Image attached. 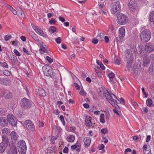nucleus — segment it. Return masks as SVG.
Wrapping results in <instances>:
<instances>
[{
  "mask_svg": "<svg viewBox=\"0 0 154 154\" xmlns=\"http://www.w3.org/2000/svg\"><path fill=\"white\" fill-rule=\"evenodd\" d=\"M151 32L148 29L143 30L140 34V38L141 40L144 42L149 41L151 38Z\"/></svg>",
  "mask_w": 154,
  "mask_h": 154,
  "instance_id": "nucleus-1",
  "label": "nucleus"
},
{
  "mask_svg": "<svg viewBox=\"0 0 154 154\" xmlns=\"http://www.w3.org/2000/svg\"><path fill=\"white\" fill-rule=\"evenodd\" d=\"M106 97L108 101L112 105H117L120 102L116 96L113 94L108 92V94L106 95Z\"/></svg>",
  "mask_w": 154,
  "mask_h": 154,
  "instance_id": "nucleus-2",
  "label": "nucleus"
},
{
  "mask_svg": "<svg viewBox=\"0 0 154 154\" xmlns=\"http://www.w3.org/2000/svg\"><path fill=\"white\" fill-rule=\"evenodd\" d=\"M125 52V57L127 59L129 58L127 61V67L128 69H129L131 67L132 64L133 55L131 51H130V50L128 49L126 50Z\"/></svg>",
  "mask_w": 154,
  "mask_h": 154,
  "instance_id": "nucleus-3",
  "label": "nucleus"
},
{
  "mask_svg": "<svg viewBox=\"0 0 154 154\" xmlns=\"http://www.w3.org/2000/svg\"><path fill=\"white\" fill-rule=\"evenodd\" d=\"M2 143H0V153L3 152L5 149V146L9 144V140L6 135L2 136Z\"/></svg>",
  "mask_w": 154,
  "mask_h": 154,
  "instance_id": "nucleus-4",
  "label": "nucleus"
},
{
  "mask_svg": "<svg viewBox=\"0 0 154 154\" xmlns=\"http://www.w3.org/2000/svg\"><path fill=\"white\" fill-rule=\"evenodd\" d=\"M18 150L20 154H25L26 150V146L25 142L22 140L17 143Z\"/></svg>",
  "mask_w": 154,
  "mask_h": 154,
  "instance_id": "nucleus-5",
  "label": "nucleus"
},
{
  "mask_svg": "<svg viewBox=\"0 0 154 154\" xmlns=\"http://www.w3.org/2000/svg\"><path fill=\"white\" fill-rule=\"evenodd\" d=\"M120 8V4L119 1L114 2L111 5L112 13L113 14H118L119 12Z\"/></svg>",
  "mask_w": 154,
  "mask_h": 154,
  "instance_id": "nucleus-6",
  "label": "nucleus"
},
{
  "mask_svg": "<svg viewBox=\"0 0 154 154\" xmlns=\"http://www.w3.org/2000/svg\"><path fill=\"white\" fill-rule=\"evenodd\" d=\"M20 105L22 108H29L32 105V102L29 99L24 98L21 100Z\"/></svg>",
  "mask_w": 154,
  "mask_h": 154,
  "instance_id": "nucleus-7",
  "label": "nucleus"
},
{
  "mask_svg": "<svg viewBox=\"0 0 154 154\" xmlns=\"http://www.w3.org/2000/svg\"><path fill=\"white\" fill-rule=\"evenodd\" d=\"M128 21L126 16L122 14H119L117 16V23L120 25L125 24Z\"/></svg>",
  "mask_w": 154,
  "mask_h": 154,
  "instance_id": "nucleus-8",
  "label": "nucleus"
},
{
  "mask_svg": "<svg viewBox=\"0 0 154 154\" xmlns=\"http://www.w3.org/2000/svg\"><path fill=\"white\" fill-rule=\"evenodd\" d=\"M25 127L32 132H35V128L33 123L30 120H26L24 123Z\"/></svg>",
  "mask_w": 154,
  "mask_h": 154,
  "instance_id": "nucleus-9",
  "label": "nucleus"
},
{
  "mask_svg": "<svg viewBox=\"0 0 154 154\" xmlns=\"http://www.w3.org/2000/svg\"><path fill=\"white\" fill-rule=\"evenodd\" d=\"M128 7L130 10L132 12L137 11L138 10L137 4L135 3L134 0H131L130 1Z\"/></svg>",
  "mask_w": 154,
  "mask_h": 154,
  "instance_id": "nucleus-10",
  "label": "nucleus"
},
{
  "mask_svg": "<svg viewBox=\"0 0 154 154\" xmlns=\"http://www.w3.org/2000/svg\"><path fill=\"white\" fill-rule=\"evenodd\" d=\"M31 26L33 29L35 30V32L39 35L44 37H46V34L42 30L41 28L39 27L35 26L32 23Z\"/></svg>",
  "mask_w": 154,
  "mask_h": 154,
  "instance_id": "nucleus-11",
  "label": "nucleus"
},
{
  "mask_svg": "<svg viewBox=\"0 0 154 154\" xmlns=\"http://www.w3.org/2000/svg\"><path fill=\"white\" fill-rule=\"evenodd\" d=\"M8 122H9L13 126L16 125L17 121L15 118L12 114H8L7 115Z\"/></svg>",
  "mask_w": 154,
  "mask_h": 154,
  "instance_id": "nucleus-12",
  "label": "nucleus"
},
{
  "mask_svg": "<svg viewBox=\"0 0 154 154\" xmlns=\"http://www.w3.org/2000/svg\"><path fill=\"white\" fill-rule=\"evenodd\" d=\"M145 49L147 53H150L154 50V45L150 42H149L146 44Z\"/></svg>",
  "mask_w": 154,
  "mask_h": 154,
  "instance_id": "nucleus-13",
  "label": "nucleus"
},
{
  "mask_svg": "<svg viewBox=\"0 0 154 154\" xmlns=\"http://www.w3.org/2000/svg\"><path fill=\"white\" fill-rule=\"evenodd\" d=\"M8 124V121L5 117H2L0 118V125L5 126Z\"/></svg>",
  "mask_w": 154,
  "mask_h": 154,
  "instance_id": "nucleus-14",
  "label": "nucleus"
},
{
  "mask_svg": "<svg viewBox=\"0 0 154 154\" xmlns=\"http://www.w3.org/2000/svg\"><path fill=\"white\" fill-rule=\"evenodd\" d=\"M17 151L16 146H11L10 149L7 152L8 154H17Z\"/></svg>",
  "mask_w": 154,
  "mask_h": 154,
  "instance_id": "nucleus-15",
  "label": "nucleus"
},
{
  "mask_svg": "<svg viewBox=\"0 0 154 154\" xmlns=\"http://www.w3.org/2000/svg\"><path fill=\"white\" fill-rule=\"evenodd\" d=\"M36 92L37 94L40 96L44 97L46 95L45 91L41 88H39L38 90H37Z\"/></svg>",
  "mask_w": 154,
  "mask_h": 154,
  "instance_id": "nucleus-16",
  "label": "nucleus"
},
{
  "mask_svg": "<svg viewBox=\"0 0 154 154\" xmlns=\"http://www.w3.org/2000/svg\"><path fill=\"white\" fill-rule=\"evenodd\" d=\"M119 37L121 38H123L125 35V30L123 27L120 28L119 30Z\"/></svg>",
  "mask_w": 154,
  "mask_h": 154,
  "instance_id": "nucleus-17",
  "label": "nucleus"
},
{
  "mask_svg": "<svg viewBox=\"0 0 154 154\" xmlns=\"http://www.w3.org/2000/svg\"><path fill=\"white\" fill-rule=\"evenodd\" d=\"M78 142H77L74 145L71 146V149L74 150L76 149V151L79 152L80 151L81 146L79 145H77Z\"/></svg>",
  "mask_w": 154,
  "mask_h": 154,
  "instance_id": "nucleus-18",
  "label": "nucleus"
},
{
  "mask_svg": "<svg viewBox=\"0 0 154 154\" xmlns=\"http://www.w3.org/2000/svg\"><path fill=\"white\" fill-rule=\"evenodd\" d=\"M10 135L11 140L13 141H16L18 138V135L16 132L14 131H12Z\"/></svg>",
  "mask_w": 154,
  "mask_h": 154,
  "instance_id": "nucleus-19",
  "label": "nucleus"
},
{
  "mask_svg": "<svg viewBox=\"0 0 154 154\" xmlns=\"http://www.w3.org/2000/svg\"><path fill=\"white\" fill-rule=\"evenodd\" d=\"M4 96L7 99H9L12 97V94L9 91H5Z\"/></svg>",
  "mask_w": 154,
  "mask_h": 154,
  "instance_id": "nucleus-20",
  "label": "nucleus"
},
{
  "mask_svg": "<svg viewBox=\"0 0 154 154\" xmlns=\"http://www.w3.org/2000/svg\"><path fill=\"white\" fill-rule=\"evenodd\" d=\"M84 143L85 146H88L90 145L91 143L90 138L89 137H86L84 140Z\"/></svg>",
  "mask_w": 154,
  "mask_h": 154,
  "instance_id": "nucleus-21",
  "label": "nucleus"
},
{
  "mask_svg": "<svg viewBox=\"0 0 154 154\" xmlns=\"http://www.w3.org/2000/svg\"><path fill=\"white\" fill-rule=\"evenodd\" d=\"M49 68L48 66H45L42 67L43 70L45 74L48 76H51V73H48V74L47 73V71H48Z\"/></svg>",
  "mask_w": 154,
  "mask_h": 154,
  "instance_id": "nucleus-22",
  "label": "nucleus"
},
{
  "mask_svg": "<svg viewBox=\"0 0 154 154\" xmlns=\"http://www.w3.org/2000/svg\"><path fill=\"white\" fill-rule=\"evenodd\" d=\"M108 76V77L109 78L110 82L112 84L114 83V81H113V79L115 76L114 74L112 72L109 74Z\"/></svg>",
  "mask_w": 154,
  "mask_h": 154,
  "instance_id": "nucleus-23",
  "label": "nucleus"
},
{
  "mask_svg": "<svg viewBox=\"0 0 154 154\" xmlns=\"http://www.w3.org/2000/svg\"><path fill=\"white\" fill-rule=\"evenodd\" d=\"M66 139L68 142H72L74 141L75 139V137L73 135H70L68 136Z\"/></svg>",
  "mask_w": 154,
  "mask_h": 154,
  "instance_id": "nucleus-24",
  "label": "nucleus"
},
{
  "mask_svg": "<svg viewBox=\"0 0 154 154\" xmlns=\"http://www.w3.org/2000/svg\"><path fill=\"white\" fill-rule=\"evenodd\" d=\"M3 82V84L5 85H9L10 84V81L9 79L6 78L1 79Z\"/></svg>",
  "mask_w": 154,
  "mask_h": 154,
  "instance_id": "nucleus-25",
  "label": "nucleus"
},
{
  "mask_svg": "<svg viewBox=\"0 0 154 154\" xmlns=\"http://www.w3.org/2000/svg\"><path fill=\"white\" fill-rule=\"evenodd\" d=\"M149 19L151 22H154V11H152L150 13Z\"/></svg>",
  "mask_w": 154,
  "mask_h": 154,
  "instance_id": "nucleus-26",
  "label": "nucleus"
},
{
  "mask_svg": "<svg viewBox=\"0 0 154 154\" xmlns=\"http://www.w3.org/2000/svg\"><path fill=\"white\" fill-rule=\"evenodd\" d=\"M104 36V35L103 33H100L97 36V38L98 40L101 41L103 39V38Z\"/></svg>",
  "mask_w": 154,
  "mask_h": 154,
  "instance_id": "nucleus-27",
  "label": "nucleus"
},
{
  "mask_svg": "<svg viewBox=\"0 0 154 154\" xmlns=\"http://www.w3.org/2000/svg\"><path fill=\"white\" fill-rule=\"evenodd\" d=\"M10 133L9 129L8 128H5L2 130V133L3 134H6L8 133Z\"/></svg>",
  "mask_w": 154,
  "mask_h": 154,
  "instance_id": "nucleus-28",
  "label": "nucleus"
},
{
  "mask_svg": "<svg viewBox=\"0 0 154 154\" xmlns=\"http://www.w3.org/2000/svg\"><path fill=\"white\" fill-rule=\"evenodd\" d=\"M100 121L102 123L105 122V120L104 119V115L103 114H101L100 116Z\"/></svg>",
  "mask_w": 154,
  "mask_h": 154,
  "instance_id": "nucleus-29",
  "label": "nucleus"
},
{
  "mask_svg": "<svg viewBox=\"0 0 154 154\" xmlns=\"http://www.w3.org/2000/svg\"><path fill=\"white\" fill-rule=\"evenodd\" d=\"M150 60H151V65L154 67V55L151 54L150 56Z\"/></svg>",
  "mask_w": 154,
  "mask_h": 154,
  "instance_id": "nucleus-30",
  "label": "nucleus"
},
{
  "mask_svg": "<svg viewBox=\"0 0 154 154\" xmlns=\"http://www.w3.org/2000/svg\"><path fill=\"white\" fill-rule=\"evenodd\" d=\"M115 63L119 65L120 64V61L116 56H115L114 59Z\"/></svg>",
  "mask_w": 154,
  "mask_h": 154,
  "instance_id": "nucleus-31",
  "label": "nucleus"
},
{
  "mask_svg": "<svg viewBox=\"0 0 154 154\" xmlns=\"http://www.w3.org/2000/svg\"><path fill=\"white\" fill-rule=\"evenodd\" d=\"M152 101L151 99H148L146 101V103L147 106H151Z\"/></svg>",
  "mask_w": 154,
  "mask_h": 154,
  "instance_id": "nucleus-32",
  "label": "nucleus"
},
{
  "mask_svg": "<svg viewBox=\"0 0 154 154\" xmlns=\"http://www.w3.org/2000/svg\"><path fill=\"white\" fill-rule=\"evenodd\" d=\"M0 64L1 66H2L3 67H5L7 68H8V66L7 64L5 62L0 63Z\"/></svg>",
  "mask_w": 154,
  "mask_h": 154,
  "instance_id": "nucleus-33",
  "label": "nucleus"
},
{
  "mask_svg": "<svg viewBox=\"0 0 154 154\" xmlns=\"http://www.w3.org/2000/svg\"><path fill=\"white\" fill-rule=\"evenodd\" d=\"M56 31V28L54 26H51L49 28V31L50 32L54 33Z\"/></svg>",
  "mask_w": 154,
  "mask_h": 154,
  "instance_id": "nucleus-34",
  "label": "nucleus"
},
{
  "mask_svg": "<svg viewBox=\"0 0 154 154\" xmlns=\"http://www.w3.org/2000/svg\"><path fill=\"white\" fill-rule=\"evenodd\" d=\"M32 37L35 41L36 42H39V41H40L39 40V39L38 37L36 34H34V35H33V36H32Z\"/></svg>",
  "mask_w": 154,
  "mask_h": 154,
  "instance_id": "nucleus-35",
  "label": "nucleus"
},
{
  "mask_svg": "<svg viewBox=\"0 0 154 154\" xmlns=\"http://www.w3.org/2000/svg\"><path fill=\"white\" fill-rule=\"evenodd\" d=\"M141 111L143 113H146L148 112V109L146 107H143L141 109Z\"/></svg>",
  "mask_w": 154,
  "mask_h": 154,
  "instance_id": "nucleus-36",
  "label": "nucleus"
},
{
  "mask_svg": "<svg viewBox=\"0 0 154 154\" xmlns=\"http://www.w3.org/2000/svg\"><path fill=\"white\" fill-rule=\"evenodd\" d=\"M11 60L14 62H16L17 61V59L16 57L14 55H12L10 57Z\"/></svg>",
  "mask_w": 154,
  "mask_h": 154,
  "instance_id": "nucleus-37",
  "label": "nucleus"
},
{
  "mask_svg": "<svg viewBox=\"0 0 154 154\" xmlns=\"http://www.w3.org/2000/svg\"><path fill=\"white\" fill-rule=\"evenodd\" d=\"M147 146L146 145H144L143 146V153H146L148 152V151H149V150H148L147 149Z\"/></svg>",
  "mask_w": 154,
  "mask_h": 154,
  "instance_id": "nucleus-38",
  "label": "nucleus"
},
{
  "mask_svg": "<svg viewBox=\"0 0 154 154\" xmlns=\"http://www.w3.org/2000/svg\"><path fill=\"white\" fill-rule=\"evenodd\" d=\"M46 60L49 63H51L53 62V60L50 57L48 56L46 57Z\"/></svg>",
  "mask_w": 154,
  "mask_h": 154,
  "instance_id": "nucleus-39",
  "label": "nucleus"
},
{
  "mask_svg": "<svg viewBox=\"0 0 154 154\" xmlns=\"http://www.w3.org/2000/svg\"><path fill=\"white\" fill-rule=\"evenodd\" d=\"M3 74L6 76H8L10 75L11 73L8 70H5L3 72Z\"/></svg>",
  "mask_w": 154,
  "mask_h": 154,
  "instance_id": "nucleus-40",
  "label": "nucleus"
},
{
  "mask_svg": "<svg viewBox=\"0 0 154 154\" xmlns=\"http://www.w3.org/2000/svg\"><path fill=\"white\" fill-rule=\"evenodd\" d=\"M85 124L88 126H91L92 125V123L91 121H85Z\"/></svg>",
  "mask_w": 154,
  "mask_h": 154,
  "instance_id": "nucleus-41",
  "label": "nucleus"
},
{
  "mask_svg": "<svg viewBox=\"0 0 154 154\" xmlns=\"http://www.w3.org/2000/svg\"><path fill=\"white\" fill-rule=\"evenodd\" d=\"M59 118H60V120L63 123V125H65V121H64V117H63V116L62 115H61L60 116Z\"/></svg>",
  "mask_w": 154,
  "mask_h": 154,
  "instance_id": "nucleus-42",
  "label": "nucleus"
},
{
  "mask_svg": "<svg viewBox=\"0 0 154 154\" xmlns=\"http://www.w3.org/2000/svg\"><path fill=\"white\" fill-rule=\"evenodd\" d=\"M11 35H7L5 36L4 38L5 41H7L11 38Z\"/></svg>",
  "mask_w": 154,
  "mask_h": 154,
  "instance_id": "nucleus-43",
  "label": "nucleus"
},
{
  "mask_svg": "<svg viewBox=\"0 0 154 154\" xmlns=\"http://www.w3.org/2000/svg\"><path fill=\"white\" fill-rule=\"evenodd\" d=\"M13 13L14 15H17V11L14 9L12 7H10V8L9 9Z\"/></svg>",
  "mask_w": 154,
  "mask_h": 154,
  "instance_id": "nucleus-44",
  "label": "nucleus"
},
{
  "mask_svg": "<svg viewBox=\"0 0 154 154\" xmlns=\"http://www.w3.org/2000/svg\"><path fill=\"white\" fill-rule=\"evenodd\" d=\"M101 132L103 134H105L108 133V131L107 129L104 128L102 129Z\"/></svg>",
  "mask_w": 154,
  "mask_h": 154,
  "instance_id": "nucleus-45",
  "label": "nucleus"
},
{
  "mask_svg": "<svg viewBox=\"0 0 154 154\" xmlns=\"http://www.w3.org/2000/svg\"><path fill=\"white\" fill-rule=\"evenodd\" d=\"M14 52L15 53V54L18 56H20V54L19 52L17 51V50L16 49H15L14 50Z\"/></svg>",
  "mask_w": 154,
  "mask_h": 154,
  "instance_id": "nucleus-46",
  "label": "nucleus"
},
{
  "mask_svg": "<svg viewBox=\"0 0 154 154\" xmlns=\"http://www.w3.org/2000/svg\"><path fill=\"white\" fill-rule=\"evenodd\" d=\"M95 69L96 73L97 74L98 73H100V68L98 66H95V68L94 69Z\"/></svg>",
  "mask_w": 154,
  "mask_h": 154,
  "instance_id": "nucleus-47",
  "label": "nucleus"
},
{
  "mask_svg": "<svg viewBox=\"0 0 154 154\" xmlns=\"http://www.w3.org/2000/svg\"><path fill=\"white\" fill-rule=\"evenodd\" d=\"M98 42V40L97 38H93L92 40V43L94 44H97Z\"/></svg>",
  "mask_w": 154,
  "mask_h": 154,
  "instance_id": "nucleus-48",
  "label": "nucleus"
},
{
  "mask_svg": "<svg viewBox=\"0 0 154 154\" xmlns=\"http://www.w3.org/2000/svg\"><path fill=\"white\" fill-rule=\"evenodd\" d=\"M61 38L60 37L57 38L56 39L55 41L57 44H60L61 43Z\"/></svg>",
  "mask_w": 154,
  "mask_h": 154,
  "instance_id": "nucleus-49",
  "label": "nucleus"
},
{
  "mask_svg": "<svg viewBox=\"0 0 154 154\" xmlns=\"http://www.w3.org/2000/svg\"><path fill=\"white\" fill-rule=\"evenodd\" d=\"M23 51L28 55H29L30 54V53L26 48H23Z\"/></svg>",
  "mask_w": 154,
  "mask_h": 154,
  "instance_id": "nucleus-50",
  "label": "nucleus"
},
{
  "mask_svg": "<svg viewBox=\"0 0 154 154\" xmlns=\"http://www.w3.org/2000/svg\"><path fill=\"white\" fill-rule=\"evenodd\" d=\"M39 44L41 45V46H42V48H46L45 47L46 46V45L43 42L41 41H39Z\"/></svg>",
  "mask_w": 154,
  "mask_h": 154,
  "instance_id": "nucleus-51",
  "label": "nucleus"
},
{
  "mask_svg": "<svg viewBox=\"0 0 154 154\" xmlns=\"http://www.w3.org/2000/svg\"><path fill=\"white\" fill-rule=\"evenodd\" d=\"M149 63V60L147 59H145L144 61L143 65L145 66L146 64Z\"/></svg>",
  "mask_w": 154,
  "mask_h": 154,
  "instance_id": "nucleus-52",
  "label": "nucleus"
},
{
  "mask_svg": "<svg viewBox=\"0 0 154 154\" xmlns=\"http://www.w3.org/2000/svg\"><path fill=\"white\" fill-rule=\"evenodd\" d=\"M63 152L64 153H66L68 152V148L67 147H65L63 149Z\"/></svg>",
  "mask_w": 154,
  "mask_h": 154,
  "instance_id": "nucleus-53",
  "label": "nucleus"
},
{
  "mask_svg": "<svg viewBox=\"0 0 154 154\" xmlns=\"http://www.w3.org/2000/svg\"><path fill=\"white\" fill-rule=\"evenodd\" d=\"M59 20L61 21L62 22H64L65 21V20L64 19V18L61 16H59Z\"/></svg>",
  "mask_w": 154,
  "mask_h": 154,
  "instance_id": "nucleus-54",
  "label": "nucleus"
},
{
  "mask_svg": "<svg viewBox=\"0 0 154 154\" xmlns=\"http://www.w3.org/2000/svg\"><path fill=\"white\" fill-rule=\"evenodd\" d=\"M43 48V49H42V48H41L39 49V51L40 52H41L42 51L44 52L47 53L48 51L46 49V48Z\"/></svg>",
  "mask_w": 154,
  "mask_h": 154,
  "instance_id": "nucleus-55",
  "label": "nucleus"
},
{
  "mask_svg": "<svg viewBox=\"0 0 154 154\" xmlns=\"http://www.w3.org/2000/svg\"><path fill=\"white\" fill-rule=\"evenodd\" d=\"M154 70V67L152 66V65H151L150 67L149 68V72L151 73Z\"/></svg>",
  "mask_w": 154,
  "mask_h": 154,
  "instance_id": "nucleus-56",
  "label": "nucleus"
},
{
  "mask_svg": "<svg viewBox=\"0 0 154 154\" xmlns=\"http://www.w3.org/2000/svg\"><path fill=\"white\" fill-rule=\"evenodd\" d=\"M74 85L77 90H79L80 89V86L76 83L75 82L74 83Z\"/></svg>",
  "mask_w": 154,
  "mask_h": 154,
  "instance_id": "nucleus-57",
  "label": "nucleus"
},
{
  "mask_svg": "<svg viewBox=\"0 0 154 154\" xmlns=\"http://www.w3.org/2000/svg\"><path fill=\"white\" fill-rule=\"evenodd\" d=\"M79 94L81 95H82V96H85L86 95V93L84 91L82 90L80 92Z\"/></svg>",
  "mask_w": 154,
  "mask_h": 154,
  "instance_id": "nucleus-58",
  "label": "nucleus"
},
{
  "mask_svg": "<svg viewBox=\"0 0 154 154\" xmlns=\"http://www.w3.org/2000/svg\"><path fill=\"white\" fill-rule=\"evenodd\" d=\"M57 21L54 19H52L49 21L50 23H54L56 22Z\"/></svg>",
  "mask_w": 154,
  "mask_h": 154,
  "instance_id": "nucleus-59",
  "label": "nucleus"
},
{
  "mask_svg": "<svg viewBox=\"0 0 154 154\" xmlns=\"http://www.w3.org/2000/svg\"><path fill=\"white\" fill-rule=\"evenodd\" d=\"M5 113L4 110L2 108H0V115H2Z\"/></svg>",
  "mask_w": 154,
  "mask_h": 154,
  "instance_id": "nucleus-60",
  "label": "nucleus"
},
{
  "mask_svg": "<svg viewBox=\"0 0 154 154\" xmlns=\"http://www.w3.org/2000/svg\"><path fill=\"white\" fill-rule=\"evenodd\" d=\"M113 112L117 115L119 116L120 114L118 112L117 110L116 109H114L113 110Z\"/></svg>",
  "mask_w": 154,
  "mask_h": 154,
  "instance_id": "nucleus-61",
  "label": "nucleus"
},
{
  "mask_svg": "<svg viewBox=\"0 0 154 154\" xmlns=\"http://www.w3.org/2000/svg\"><path fill=\"white\" fill-rule=\"evenodd\" d=\"M104 39L105 42L106 43H108L109 42V37L107 36H106L104 37Z\"/></svg>",
  "mask_w": 154,
  "mask_h": 154,
  "instance_id": "nucleus-62",
  "label": "nucleus"
},
{
  "mask_svg": "<svg viewBox=\"0 0 154 154\" xmlns=\"http://www.w3.org/2000/svg\"><path fill=\"white\" fill-rule=\"evenodd\" d=\"M151 137L149 135H148L146 139V142H149L150 139Z\"/></svg>",
  "mask_w": 154,
  "mask_h": 154,
  "instance_id": "nucleus-63",
  "label": "nucleus"
},
{
  "mask_svg": "<svg viewBox=\"0 0 154 154\" xmlns=\"http://www.w3.org/2000/svg\"><path fill=\"white\" fill-rule=\"evenodd\" d=\"M44 124L42 122H39V127H43Z\"/></svg>",
  "mask_w": 154,
  "mask_h": 154,
  "instance_id": "nucleus-64",
  "label": "nucleus"
}]
</instances>
